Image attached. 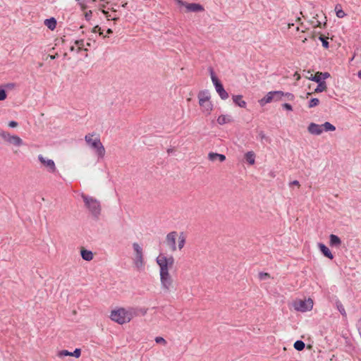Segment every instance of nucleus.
<instances>
[{
  "instance_id": "1",
  "label": "nucleus",
  "mask_w": 361,
  "mask_h": 361,
  "mask_svg": "<svg viewBox=\"0 0 361 361\" xmlns=\"http://www.w3.org/2000/svg\"><path fill=\"white\" fill-rule=\"evenodd\" d=\"M85 207L88 209L89 212L92 216L97 219L101 214V204L99 200L94 198L93 197L86 195L85 194L81 195Z\"/></svg>"
},
{
  "instance_id": "2",
  "label": "nucleus",
  "mask_w": 361,
  "mask_h": 361,
  "mask_svg": "<svg viewBox=\"0 0 361 361\" xmlns=\"http://www.w3.org/2000/svg\"><path fill=\"white\" fill-rule=\"evenodd\" d=\"M92 135L90 134L85 136V140L87 144L92 149H95L98 159H103L105 155V148L100 141L99 137L95 139L92 138Z\"/></svg>"
},
{
  "instance_id": "3",
  "label": "nucleus",
  "mask_w": 361,
  "mask_h": 361,
  "mask_svg": "<svg viewBox=\"0 0 361 361\" xmlns=\"http://www.w3.org/2000/svg\"><path fill=\"white\" fill-rule=\"evenodd\" d=\"M210 73H211V78H212V82L215 87L216 91L219 94L221 99H224V100L228 99V92L224 90L222 83L220 82V80L217 78V77L214 73L212 68H210Z\"/></svg>"
},
{
  "instance_id": "4",
  "label": "nucleus",
  "mask_w": 361,
  "mask_h": 361,
  "mask_svg": "<svg viewBox=\"0 0 361 361\" xmlns=\"http://www.w3.org/2000/svg\"><path fill=\"white\" fill-rule=\"evenodd\" d=\"M110 318L111 320L117 322L119 324L128 322L127 317H126L125 308L123 307L112 310L111 312Z\"/></svg>"
},
{
  "instance_id": "5",
  "label": "nucleus",
  "mask_w": 361,
  "mask_h": 361,
  "mask_svg": "<svg viewBox=\"0 0 361 361\" xmlns=\"http://www.w3.org/2000/svg\"><path fill=\"white\" fill-rule=\"evenodd\" d=\"M126 317L128 320V322L134 317L141 315H145L147 313V310L144 308H140L137 307H128L125 308Z\"/></svg>"
},
{
  "instance_id": "6",
  "label": "nucleus",
  "mask_w": 361,
  "mask_h": 361,
  "mask_svg": "<svg viewBox=\"0 0 361 361\" xmlns=\"http://www.w3.org/2000/svg\"><path fill=\"white\" fill-rule=\"evenodd\" d=\"M293 306L295 310L304 312L312 310L313 307V301L310 298L307 300H299L294 302Z\"/></svg>"
},
{
  "instance_id": "7",
  "label": "nucleus",
  "mask_w": 361,
  "mask_h": 361,
  "mask_svg": "<svg viewBox=\"0 0 361 361\" xmlns=\"http://www.w3.org/2000/svg\"><path fill=\"white\" fill-rule=\"evenodd\" d=\"M0 136L6 142L16 146H20L23 144L22 139L17 135H11L8 133L0 130Z\"/></svg>"
},
{
  "instance_id": "8",
  "label": "nucleus",
  "mask_w": 361,
  "mask_h": 361,
  "mask_svg": "<svg viewBox=\"0 0 361 361\" xmlns=\"http://www.w3.org/2000/svg\"><path fill=\"white\" fill-rule=\"evenodd\" d=\"M178 5L185 6L188 12H199L202 11L204 8L199 4H188L182 0H176Z\"/></svg>"
},
{
  "instance_id": "9",
  "label": "nucleus",
  "mask_w": 361,
  "mask_h": 361,
  "mask_svg": "<svg viewBox=\"0 0 361 361\" xmlns=\"http://www.w3.org/2000/svg\"><path fill=\"white\" fill-rule=\"evenodd\" d=\"M38 159L42 164L47 168L49 172L55 173L56 171L55 163L52 159H47L42 154L38 155Z\"/></svg>"
},
{
  "instance_id": "10",
  "label": "nucleus",
  "mask_w": 361,
  "mask_h": 361,
  "mask_svg": "<svg viewBox=\"0 0 361 361\" xmlns=\"http://www.w3.org/2000/svg\"><path fill=\"white\" fill-rule=\"evenodd\" d=\"M177 235L178 233L176 231H171L169 233L166 237V243L173 252L176 251L177 249L176 243Z\"/></svg>"
},
{
  "instance_id": "11",
  "label": "nucleus",
  "mask_w": 361,
  "mask_h": 361,
  "mask_svg": "<svg viewBox=\"0 0 361 361\" xmlns=\"http://www.w3.org/2000/svg\"><path fill=\"white\" fill-rule=\"evenodd\" d=\"M160 281L162 288L165 291H169L172 288L173 279L170 274L160 276Z\"/></svg>"
},
{
  "instance_id": "12",
  "label": "nucleus",
  "mask_w": 361,
  "mask_h": 361,
  "mask_svg": "<svg viewBox=\"0 0 361 361\" xmlns=\"http://www.w3.org/2000/svg\"><path fill=\"white\" fill-rule=\"evenodd\" d=\"M308 132L312 135H319L323 132L322 125L311 123L307 127Z\"/></svg>"
},
{
  "instance_id": "13",
  "label": "nucleus",
  "mask_w": 361,
  "mask_h": 361,
  "mask_svg": "<svg viewBox=\"0 0 361 361\" xmlns=\"http://www.w3.org/2000/svg\"><path fill=\"white\" fill-rule=\"evenodd\" d=\"M134 264L137 269L142 270L144 268L145 260L143 255L135 256Z\"/></svg>"
},
{
  "instance_id": "14",
  "label": "nucleus",
  "mask_w": 361,
  "mask_h": 361,
  "mask_svg": "<svg viewBox=\"0 0 361 361\" xmlns=\"http://www.w3.org/2000/svg\"><path fill=\"white\" fill-rule=\"evenodd\" d=\"M318 247L321 251V252L327 258L332 259L334 258V255L329 249L323 243H318Z\"/></svg>"
},
{
  "instance_id": "15",
  "label": "nucleus",
  "mask_w": 361,
  "mask_h": 361,
  "mask_svg": "<svg viewBox=\"0 0 361 361\" xmlns=\"http://www.w3.org/2000/svg\"><path fill=\"white\" fill-rule=\"evenodd\" d=\"M208 159L211 161H215L218 160L220 162H223L226 160V157H225V155L221 154L209 152L208 154Z\"/></svg>"
},
{
  "instance_id": "16",
  "label": "nucleus",
  "mask_w": 361,
  "mask_h": 361,
  "mask_svg": "<svg viewBox=\"0 0 361 361\" xmlns=\"http://www.w3.org/2000/svg\"><path fill=\"white\" fill-rule=\"evenodd\" d=\"M156 262L160 268V276L170 274L169 269L171 268L170 266L167 265L165 263H163L162 262L159 261L157 259H156Z\"/></svg>"
},
{
  "instance_id": "17",
  "label": "nucleus",
  "mask_w": 361,
  "mask_h": 361,
  "mask_svg": "<svg viewBox=\"0 0 361 361\" xmlns=\"http://www.w3.org/2000/svg\"><path fill=\"white\" fill-rule=\"evenodd\" d=\"M157 259L162 262L163 263L166 264L167 265L170 266L171 267L173 266L174 263V258L172 256L170 257H166L163 254H160L157 257Z\"/></svg>"
},
{
  "instance_id": "18",
  "label": "nucleus",
  "mask_w": 361,
  "mask_h": 361,
  "mask_svg": "<svg viewBox=\"0 0 361 361\" xmlns=\"http://www.w3.org/2000/svg\"><path fill=\"white\" fill-rule=\"evenodd\" d=\"M329 243L331 247H338L341 245V240L339 237L334 234L329 235Z\"/></svg>"
},
{
  "instance_id": "19",
  "label": "nucleus",
  "mask_w": 361,
  "mask_h": 361,
  "mask_svg": "<svg viewBox=\"0 0 361 361\" xmlns=\"http://www.w3.org/2000/svg\"><path fill=\"white\" fill-rule=\"evenodd\" d=\"M199 104L203 109V111L207 114H209L213 109V105L209 100L203 102H199Z\"/></svg>"
},
{
  "instance_id": "20",
  "label": "nucleus",
  "mask_w": 361,
  "mask_h": 361,
  "mask_svg": "<svg viewBox=\"0 0 361 361\" xmlns=\"http://www.w3.org/2000/svg\"><path fill=\"white\" fill-rule=\"evenodd\" d=\"M233 101L235 105L240 107L245 108L246 106V102L244 100H243L242 95H233Z\"/></svg>"
},
{
  "instance_id": "21",
  "label": "nucleus",
  "mask_w": 361,
  "mask_h": 361,
  "mask_svg": "<svg viewBox=\"0 0 361 361\" xmlns=\"http://www.w3.org/2000/svg\"><path fill=\"white\" fill-rule=\"evenodd\" d=\"M232 121L233 118L229 115H221L217 118V122L220 125L231 123Z\"/></svg>"
},
{
  "instance_id": "22",
  "label": "nucleus",
  "mask_w": 361,
  "mask_h": 361,
  "mask_svg": "<svg viewBox=\"0 0 361 361\" xmlns=\"http://www.w3.org/2000/svg\"><path fill=\"white\" fill-rule=\"evenodd\" d=\"M271 102H273V97L271 92H269L263 98L259 100V103L262 106Z\"/></svg>"
},
{
  "instance_id": "23",
  "label": "nucleus",
  "mask_w": 361,
  "mask_h": 361,
  "mask_svg": "<svg viewBox=\"0 0 361 361\" xmlns=\"http://www.w3.org/2000/svg\"><path fill=\"white\" fill-rule=\"evenodd\" d=\"M82 258L85 261H90L93 258V253L90 250L82 249L80 251Z\"/></svg>"
},
{
  "instance_id": "24",
  "label": "nucleus",
  "mask_w": 361,
  "mask_h": 361,
  "mask_svg": "<svg viewBox=\"0 0 361 361\" xmlns=\"http://www.w3.org/2000/svg\"><path fill=\"white\" fill-rule=\"evenodd\" d=\"M44 25L51 30H54L56 27V20L54 18L46 19Z\"/></svg>"
},
{
  "instance_id": "25",
  "label": "nucleus",
  "mask_w": 361,
  "mask_h": 361,
  "mask_svg": "<svg viewBox=\"0 0 361 361\" xmlns=\"http://www.w3.org/2000/svg\"><path fill=\"white\" fill-rule=\"evenodd\" d=\"M199 102H203L209 100L210 94L207 91H202L198 94Z\"/></svg>"
},
{
  "instance_id": "26",
  "label": "nucleus",
  "mask_w": 361,
  "mask_h": 361,
  "mask_svg": "<svg viewBox=\"0 0 361 361\" xmlns=\"http://www.w3.org/2000/svg\"><path fill=\"white\" fill-rule=\"evenodd\" d=\"M317 75H319V81L317 80V82H326L325 80L329 78L331 75L328 72H317Z\"/></svg>"
},
{
  "instance_id": "27",
  "label": "nucleus",
  "mask_w": 361,
  "mask_h": 361,
  "mask_svg": "<svg viewBox=\"0 0 361 361\" xmlns=\"http://www.w3.org/2000/svg\"><path fill=\"white\" fill-rule=\"evenodd\" d=\"M273 97V102H277L282 99L284 96V92L282 91H271Z\"/></svg>"
},
{
  "instance_id": "28",
  "label": "nucleus",
  "mask_w": 361,
  "mask_h": 361,
  "mask_svg": "<svg viewBox=\"0 0 361 361\" xmlns=\"http://www.w3.org/2000/svg\"><path fill=\"white\" fill-rule=\"evenodd\" d=\"M317 87L314 90V93H319L325 91L327 89L326 82H317Z\"/></svg>"
},
{
  "instance_id": "29",
  "label": "nucleus",
  "mask_w": 361,
  "mask_h": 361,
  "mask_svg": "<svg viewBox=\"0 0 361 361\" xmlns=\"http://www.w3.org/2000/svg\"><path fill=\"white\" fill-rule=\"evenodd\" d=\"M255 157V153L253 152H247L245 155V160L250 164H254Z\"/></svg>"
},
{
  "instance_id": "30",
  "label": "nucleus",
  "mask_w": 361,
  "mask_h": 361,
  "mask_svg": "<svg viewBox=\"0 0 361 361\" xmlns=\"http://www.w3.org/2000/svg\"><path fill=\"white\" fill-rule=\"evenodd\" d=\"M133 248L135 252V256L143 255L142 247L137 243H133Z\"/></svg>"
},
{
  "instance_id": "31",
  "label": "nucleus",
  "mask_w": 361,
  "mask_h": 361,
  "mask_svg": "<svg viewBox=\"0 0 361 361\" xmlns=\"http://www.w3.org/2000/svg\"><path fill=\"white\" fill-rule=\"evenodd\" d=\"M323 131H334L336 130V127L330 123L329 122H325L324 124L322 125Z\"/></svg>"
},
{
  "instance_id": "32",
  "label": "nucleus",
  "mask_w": 361,
  "mask_h": 361,
  "mask_svg": "<svg viewBox=\"0 0 361 361\" xmlns=\"http://www.w3.org/2000/svg\"><path fill=\"white\" fill-rule=\"evenodd\" d=\"M336 308L337 310L340 312V313L343 316V317H346V312L345 310V308L343 305V304L339 301H336Z\"/></svg>"
},
{
  "instance_id": "33",
  "label": "nucleus",
  "mask_w": 361,
  "mask_h": 361,
  "mask_svg": "<svg viewBox=\"0 0 361 361\" xmlns=\"http://www.w3.org/2000/svg\"><path fill=\"white\" fill-rule=\"evenodd\" d=\"M305 347V344L303 341H297L295 342L294 343V348L298 350V351H301Z\"/></svg>"
},
{
  "instance_id": "34",
  "label": "nucleus",
  "mask_w": 361,
  "mask_h": 361,
  "mask_svg": "<svg viewBox=\"0 0 361 361\" xmlns=\"http://www.w3.org/2000/svg\"><path fill=\"white\" fill-rule=\"evenodd\" d=\"M185 243V238L183 233H181L178 237V246L179 250H181L184 247Z\"/></svg>"
},
{
  "instance_id": "35",
  "label": "nucleus",
  "mask_w": 361,
  "mask_h": 361,
  "mask_svg": "<svg viewBox=\"0 0 361 361\" xmlns=\"http://www.w3.org/2000/svg\"><path fill=\"white\" fill-rule=\"evenodd\" d=\"M319 104V100L317 98H312L310 99L308 104L309 108H313L314 106H317Z\"/></svg>"
},
{
  "instance_id": "36",
  "label": "nucleus",
  "mask_w": 361,
  "mask_h": 361,
  "mask_svg": "<svg viewBox=\"0 0 361 361\" xmlns=\"http://www.w3.org/2000/svg\"><path fill=\"white\" fill-rule=\"evenodd\" d=\"M319 39L322 42V46L324 48H326V49L329 48V42L327 41V38H326L324 36L321 35L319 37Z\"/></svg>"
},
{
  "instance_id": "37",
  "label": "nucleus",
  "mask_w": 361,
  "mask_h": 361,
  "mask_svg": "<svg viewBox=\"0 0 361 361\" xmlns=\"http://www.w3.org/2000/svg\"><path fill=\"white\" fill-rule=\"evenodd\" d=\"M307 73L309 74H310V75L306 76L307 78H308L309 80H310L312 81L316 82L317 80L319 81V75H317V73H315V75L312 74L310 71H308Z\"/></svg>"
},
{
  "instance_id": "38",
  "label": "nucleus",
  "mask_w": 361,
  "mask_h": 361,
  "mask_svg": "<svg viewBox=\"0 0 361 361\" xmlns=\"http://www.w3.org/2000/svg\"><path fill=\"white\" fill-rule=\"evenodd\" d=\"M270 278V275L268 273H266V272H260L259 274V279L260 280H266L267 279H269Z\"/></svg>"
},
{
  "instance_id": "39",
  "label": "nucleus",
  "mask_w": 361,
  "mask_h": 361,
  "mask_svg": "<svg viewBox=\"0 0 361 361\" xmlns=\"http://www.w3.org/2000/svg\"><path fill=\"white\" fill-rule=\"evenodd\" d=\"M59 357L71 356V352H69L67 350H63L59 353Z\"/></svg>"
},
{
  "instance_id": "40",
  "label": "nucleus",
  "mask_w": 361,
  "mask_h": 361,
  "mask_svg": "<svg viewBox=\"0 0 361 361\" xmlns=\"http://www.w3.org/2000/svg\"><path fill=\"white\" fill-rule=\"evenodd\" d=\"M155 341L157 343H161V344H163L164 345H165L166 344V340L164 338L160 337V336L156 337Z\"/></svg>"
},
{
  "instance_id": "41",
  "label": "nucleus",
  "mask_w": 361,
  "mask_h": 361,
  "mask_svg": "<svg viewBox=\"0 0 361 361\" xmlns=\"http://www.w3.org/2000/svg\"><path fill=\"white\" fill-rule=\"evenodd\" d=\"M81 355V350L80 348H75L73 352H71V356L79 357Z\"/></svg>"
},
{
  "instance_id": "42",
  "label": "nucleus",
  "mask_w": 361,
  "mask_h": 361,
  "mask_svg": "<svg viewBox=\"0 0 361 361\" xmlns=\"http://www.w3.org/2000/svg\"><path fill=\"white\" fill-rule=\"evenodd\" d=\"M75 44L78 46V51H80L82 49V47L84 45V40L83 39H79L76 40L75 42Z\"/></svg>"
},
{
  "instance_id": "43",
  "label": "nucleus",
  "mask_w": 361,
  "mask_h": 361,
  "mask_svg": "<svg viewBox=\"0 0 361 361\" xmlns=\"http://www.w3.org/2000/svg\"><path fill=\"white\" fill-rule=\"evenodd\" d=\"M345 16V12L341 9L340 8L339 10H337L336 11V16L339 18H343L344 16Z\"/></svg>"
},
{
  "instance_id": "44",
  "label": "nucleus",
  "mask_w": 361,
  "mask_h": 361,
  "mask_svg": "<svg viewBox=\"0 0 361 361\" xmlns=\"http://www.w3.org/2000/svg\"><path fill=\"white\" fill-rule=\"evenodd\" d=\"M6 98V92L4 89L0 90V101L4 100Z\"/></svg>"
},
{
  "instance_id": "45",
  "label": "nucleus",
  "mask_w": 361,
  "mask_h": 361,
  "mask_svg": "<svg viewBox=\"0 0 361 361\" xmlns=\"http://www.w3.org/2000/svg\"><path fill=\"white\" fill-rule=\"evenodd\" d=\"M92 32L95 33L97 32H99V35H103V32L101 31V28L99 25H96L92 28Z\"/></svg>"
},
{
  "instance_id": "46",
  "label": "nucleus",
  "mask_w": 361,
  "mask_h": 361,
  "mask_svg": "<svg viewBox=\"0 0 361 361\" xmlns=\"http://www.w3.org/2000/svg\"><path fill=\"white\" fill-rule=\"evenodd\" d=\"M282 106L283 109L288 110V111H292L293 110V107L290 104H288V103H284L282 104Z\"/></svg>"
},
{
  "instance_id": "47",
  "label": "nucleus",
  "mask_w": 361,
  "mask_h": 361,
  "mask_svg": "<svg viewBox=\"0 0 361 361\" xmlns=\"http://www.w3.org/2000/svg\"><path fill=\"white\" fill-rule=\"evenodd\" d=\"M92 11H88L85 13V17L87 20H90L92 16Z\"/></svg>"
},
{
  "instance_id": "48",
  "label": "nucleus",
  "mask_w": 361,
  "mask_h": 361,
  "mask_svg": "<svg viewBox=\"0 0 361 361\" xmlns=\"http://www.w3.org/2000/svg\"><path fill=\"white\" fill-rule=\"evenodd\" d=\"M18 123L14 121H11L8 123V126L11 128H16L18 126Z\"/></svg>"
},
{
  "instance_id": "49",
  "label": "nucleus",
  "mask_w": 361,
  "mask_h": 361,
  "mask_svg": "<svg viewBox=\"0 0 361 361\" xmlns=\"http://www.w3.org/2000/svg\"><path fill=\"white\" fill-rule=\"evenodd\" d=\"M284 96H286L288 97V99L290 101L294 99V95L291 93H284Z\"/></svg>"
},
{
  "instance_id": "50",
  "label": "nucleus",
  "mask_w": 361,
  "mask_h": 361,
  "mask_svg": "<svg viewBox=\"0 0 361 361\" xmlns=\"http://www.w3.org/2000/svg\"><path fill=\"white\" fill-rule=\"evenodd\" d=\"M312 24L314 27H320L321 23L319 20L312 21Z\"/></svg>"
},
{
  "instance_id": "51",
  "label": "nucleus",
  "mask_w": 361,
  "mask_h": 361,
  "mask_svg": "<svg viewBox=\"0 0 361 361\" xmlns=\"http://www.w3.org/2000/svg\"><path fill=\"white\" fill-rule=\"evenodd\" d=\"M290 185H297V186H299L300 185V183L298 180H293L292 182L290 183Z\"/></svg>"
},
{
  "instance_id": "52",
  "label": "nucleus",
  "mask_w": 361,
  "mask_h": 361,
  "mask_svg": "<svg viewBox=\"0 0 361 361\" xmlns=\"http://www.w3.org/2000/svg\"><path fill=\"white\" fill-rule=\"evenodd\" d=\"M107 34H111L113 33V30L111 28L107 29L106 30Z\"/></svg>"
},
{
  "instance_id": "53",
  "label": "nucleus",
  "mask_w": 361,
  "mask_h": 361,
  "mask_svg": "<svg viewBox=\"0 0 361 361\" xmlns=\"http://www.w3.org/2000/svg\"><path fill=\"white\" fill-rule=\"evenodd\" d=\"M259 136H260V137H261L262 139H264V138L265 137V135H264V134L262 132H261V133H259Z\"/></svg>"
},
{
  "instance_id": "54",
  "label": "nucleus",
  "mask_w": 361,
  "mask_h": 361,
  "mask_svg": "<svg viewBox=\"0 0 361 361\" xmlns=\"http://www.w3.org/2000/svg\"><path fill=\"white\" fill-rule=\"evenodd\" d=\"M102 12L106 15V18H109V13L105 11H104V10L102 11Z\"/></svg>"
},
{
  "instance_id": "55",
  "label": "nucleus",
  "mask_w": 361,
  "mask_h": 361,
  "mask_svg": "<svg viewBox=\"0 0 361 361\" xmlns=\"http://www.w3.org/2000/svg\"><path fill=\"white\" fill-rule=\"evenodd\" d=\"M357 76L361 79V70L358 71Z\"/></svg>"
},
{
  "instance_id": "56",
  "label": "nucleus",
  "mask_w": 361,
  "mask_h": 361,
  "mask_svg": "<svg viewBox=\"0 0 361 361\" xmlns=\"http://www.w3.org/2000/svg\"><path fill=\"white\" fill-rule=\"evenodd\" d=\"M80 4L82 6V8L84 10L86 8V6L83 5L82 4L80 3Z\"/></svg>"
},
{
  "instance_id": "57",
  "label": "nucleus",
  "mask_w": 361,
  "mask_h": 361,
  "mask_svg": "<svg viewBox=\"0 0 361 361\" xmlns=\"http://www.w3.org/2000/svg\"><path fill=\"white\" fill-rule=\"evenodd\" d=\"M338 7H340V8H341V6H340V5H336V8H335L336 11L337 10H339V9H340Z\"/></svg>"
},
{
  "instance_id": "58",
  "label": "nucleus",
  "mask_w": 361,
  "mask_h": 361,
  "mask_svg": "<svg viewBox=\"0 0 361 361\" xmlns=\"http://www.w3.org/2000/svg\"><path fill=\"white\" fill-rule=\"evenodd\" d=\"M293 25V23L290 24V23H288V27H290L291 26Z\"/></svg>"
},
{
  "instance_id": "59",
  "label": "nucleus",
  "mask_w": 361,
  "mask_h": 361,
  "mask_svg": "<svg viewBox=\"0 0 361 361\" xmlns=\"http://www.w3.org/2000/svg\"><path fill=\"white\" fill-rule=\"evenodd\" d=\"M50 57H51V59H54L56 58L55 56H50Z\"/></svg>"
},
{
  "instance_id": "60",
  "label": "nucleus",
  "mask_w": 361,
  "mask_h": 361,
  "mask_svg": "<svg viewBox=\"0 0 361 361\" xmlns=\"http://www.w3.org/2000/svg\"><path fill=\"white\" fill-rule=\"evenodd\" d=\"M300 20H301V19H300V18H297V20H296V21H297V22H300Z\"/></svg>"
},
{
  "instance_id": "61",
  "label": "nucleus",
  "mask_w": 361,
  "mask_h": 361,
  "mask_svg": "<svg viewBox=\"0 0 361 361\" xmlns=\"http://www.w3.org/2000/svg\"><path fill=\"white\" fill-rule=\"evenodd\" d=\"M117 19H118V18H115V17L112 18L113 20H116Z\"/></svg>"
},
{
  "instance_id": "62",
  "label": "nucleus",
  "mask_w": 361,
  "mask_h": 361,
  "mask_svg": "<svg viewBox=\"0 0 361 361\" xmlns=\"http://www.w3.org/2000/svg\"><path fill=\"white\" fill-rule=\"evenodd\" d=\"M71 51H73V50H74V47H71Z\"/></svg>"
}]
</instances>
